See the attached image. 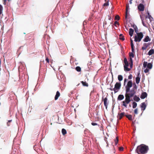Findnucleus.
Listing matches in <instances>:
<instances>
[{
	"label": "nucleus",
	"mask_w": 154,
	"mask_h": 154,
	"mask_svg": "<svg viewBox=\"0 0 154 154\" xmlns=\"http://www.w3.org/2000/svg\"><path fill=\"white\" fill-rule=\"evenodd\" d=\"M118 138L116 137V139L114 140L115 143L116 145L118 142Z\"/></svg>",
	"instance_id": "obj_31"
},
{
	"label": "nucleus",
	"mask_w": 154,
	"mask_h": 154,
	"mask_svg": "<svg viewBox=\"0 0 154 154\" xmlns=\"http://www.w3.org/2000/svg\"><path fill=\"white\" fill-rule=\"evenodd\" d=\"M142 23L143 25L145 26V27H146V24L144 23V22L143 21L142 22Z\"/></svg>",
	"instance_id": "obj_48"
},
{
	"label": "nucleus",
	"mask_w": 154,
	"mask_h": 154,
	"mask_svg": "<svg viewBox=\"0 0 154 154\" xmlns=\"http://www.w3.org/2000/svg\"><path fill=\"white\" fill-rule=\"evenodd\" d=\"M124 114H125L124 112H123L121 113L120 114H119V115L120 116H122V117H123V116H124Z\"/></svg>",
	"instance_id": "obj_43"
},
{
	"label": "nucleus",
	"mask_w": 154,
	"mask_h": 154,
	"mask_svg": "<svg viewBox=\"0 0 154 154\" xmlns=\"http://www.w3.org/2000/svg\"><path fill=\"white\" fill-rule=\"evenodd\" d=\"M146 13L147 14V16H146V18H150V17H152L151 15L149 13L148 11V10H147V11H146Z\"/></svg>",
	"instance_id": "obj_30"
},
{
	"label": "nucleus",
	"mask_w": 154,
	"mask_h": 154,
	"mask_svg": "<svg viewBox=\"0 0 154 154\" xmlns=\"http://www.w3.org/2000/svg\"><path fill=\"white\" fill-rule=\"evenodd\" d=\"M124 98V96L122 94H119L118 96L117 100H121Z\"/></svg>",
	"instance_id": "obj_13"
},
{
	"label": "nucleus",
	"mask_w": 154,
	"mask_h": 154,
	"mask_svg": "<svg viewBox=\"0 0 154 154\" xmlns=\"http://www.w3.org/2000/svg\"><path fill=\"white\" fill-rule=\"evenodd\" d=\"M136 93V90H135L133 89H131V90L130 89V91L127 93H126L125 92V95H127L128 97L131 98L134 96Z\"/></svg>",
	"instance_id": "obj_4"
},
{
	"label": "nucleus",
	"mask_w": 154,
	"mask_h": 154,
	"mask_svg": "<svg viewBox=\"0 0 154 154\" xmlns=\"http://www.w3.org/2000/svg\"><path fill=\"white\" fill-rule=\"evenodd\" d=\"M121 86V84L120 82H116L115 85L114 87V93H117L118 90H119Z\"/></svg>",
	"instance_id": "obj_6"
},
{
	"label": "nucleus",
	"mask_w": 154,
	"mask_h": 154,
	"mask_svg": "<svg viewBox=\"0 0 154 154\" xmlns=\"http://www.w3.org/2000/svg\"><path fill=\"white\" fill-rule=\"evenodd\" d=\"M137 86L135 83L133 84V88L132 89H134L135 90H137Z\"/></svg>",
	"instance_id": "obj_28"
},
{
	"label": "nucleus",
	"mask_w": 154,
	"mask_h": 154,
	"mask_svg": "<svg viewBox=\"0 0 154 154\" xmlns=\"http://www.w3.org/2000/svg\"><path fill=\"white\" fill-rule=\"evenodd\" d=\"M140 73L139 72L137 74V77L136 78V82L137 84H138L140 80Z\"/></svg>",
	"instance_id": "obj_8"
},
{
	"label": "nucleus",
	"mask_w": 154,
	"mask_h": 154,
	"mask_svg": "<svg viewBox=\"0 0 154 154\" xmlns=\"http://www.w3.org/2000/svg\"><path fill=\"white\" fill-rule=\"evenodd\" d=\"M114 24L115 26H116V25H119V23L118 21H116L115 22Z\"/></svg>",
	"instance_id": "obj_42"
},
{
	"label": "nucleus",
	"mask_w": 154,
	"mask_h": 154,
	"mask_svg": "<svg viewBox=\"0 0 154 154\" xmlns=\"http://www.w3.org/2000/svg\"><path fill=\"white\" fill-rule=\"evenodd\" d=\"M134 96V97L133 98V99L134 101L137 102H138L139 101V100H140V98L139 97H137L136 95H135Z\"/></svg>",
	"instance_id": "obj_17"
},
{
	"label": "nucleus",
	"mask_w": 154,
	"mask_h": 154,
	"mask_svg": "<svg viewBox=\"0 0 154 154\" xmlns=\"http://www.w3.org/2000/svg\"><path fill=\"white\" fill-rule=\"evenodd\" d=\"M150 43H149V44L144 43L143 44V46H145L146 48H147L148 47L149 45H150Z\"/></svg>",
	"instance_id": "obj_33"
},
{
	"label": "nucleus",
	"mask_w": 154,
	"mask_h": 154,
	"mask_svg": "<svg viewBox=\"0 0 154 154\" xmlns=\"http://www.w3.org/2000/svg\"><path fill=\"white\" fill-rule=\"evenodd\" d=\"M133 28L134 29L135 31V32L136 33H137L138 32V28L137 26L134 24H133L132 26Z\"/></svg>",
	"instance_id": "obj_15"
},
{
	"label": "nucleus",
	"mask_w": 154,
	"mask_h": 154,
	"mask_svg": "<svg viewBox=\"0 0 154 154\" xmlns=\"http://www.w3.org/2000/svg\"><path fill=\"white\" fill-rule=\"evenodd\" d=\"M133 63H130V69H131L132 67V66H133Z\"/></svg>",
	"instance_id": "obj_51"
},
{
	"label": "nucleus",
	"mask_w": 154,
	"mask_h": 154,
	"mask_svg": "<svg viewBox=\"0 0 154 154\" xmlns=\"http://www.w3.org/2000/svg\"><path fill=\"white\" fill-rule=\"evenodd\" d=\"M154 52V50L153 49H150L148 52V55H151L153 54Z\"/></svg>",
	"instance_id": "obj_19"
},
{
	"label": "nucleus",
	"mask_w": 154,
	"mask_h": 154,
	"mask_svg": "<svg viewBox=\"0 0 154 154\" xmlns=\"http://www.w3.org/2000/svg\"><path fill=\"white\" fill-rule=\"evenodd\" d=\"M107 98L106 97L104 100V104L105 107L107 109V108L108 103H107Z\"/></svg>",
	"instance_id": "obj_12"
},
{
	"label": "nucleus",
	"mask_w": 154,
	"mask_h": 154,
	"mask_svg": "<svg viewBox=\"0 0 154 154\" xmlns=\"http://www.w3.org/2000/svg\"><path fill=\"white\" fill-rule=\"evenodd\" d=\"M119 19H120L118 15H117L115 16V19L116 20H119Z\"/></svg>",
	"instance_id": "obj_35"
},
{
	"label": "nucleus",
	"mask_w": 154,
	"mask_h": 154,
	"mask_svg": "<svg viewBox=\"0 0 154 154\" xmlns=\"http://www.w3.org/2000/svg\"><path fill=\"white\" fill-rule=\"evenodd\" d=\"M60 94L59 91H57L56 93V94L55 96V100H57L58 99L59 97L60 96Z\"/></svg>",
	"instance_id": "obj_16"
},
{
	"label": "nucleus",
	"mask_w": 154,
	"mask_h": 154,
	"mask_svg": "<svg viewBox=\"0 0 154 154\" xmlns=\"http://www.w3.org/2000/svg\"><path fill=\"white\" fill-rule=\"evenodd\" d=\"M81 82L83 86L86 87H88V84L86 82H84L82 81Z\"/></svg>",
	"instance_id": "obj_22"
},
{
	"label": "nucleus",
	"mask_w": 154,
	"mask_h": 154,
	"mask_svg": "<svg viewBox=\"0 0 154 154\" xmlns=\"http://www.w3.org/2000/svg\"><path fill=\"white\" fill-rule=\"evenodd\" d=\"M147 64H148V63H147V62L144 61L143 62V67L144 68L146 67L147 66Z\"/></svg>",
	"instance_id": "obj_32"
},
{
	"label": "nucleus",
	"mask_w": 154,
	"mask_h": 154,
	"mask_svg": "<svg viewBox=\"0 0 154 154\" xmlns=\"http://www.w3.org/2000/svg\"><path fill=\"white\" fill-rule=\"evenodd\" d=\"M2 11L3 10H0V14H1L2 13Z\"/></svg>",
	"instance_id": "obj_63"
},
{
	"label": "nucleus",
	"mask_w": 154,
	"mask_h": 154,
	"mask_svg": "<svg viewBox=\"0 0 154 154\" xmlns=\"http://www.w3.org/2000/svg\"><path fill=\"white\" fill-rule=\"evenodd\" d=\"M152 64L151 63H148L147 65V68L150 69H152Z\"/></svg>",
	"instance_id": "obj_21"
},
{
	"label": "nucleus",
	"mask_w": 154,
	"mask_h": 154,
	"mask_svg": "<svg viewBox=\"0 0 154 154\" xmlns=\"http://www.w3.org/2000/svg\"><path fill=\"white\" fill-rule=\"evenodd\" d=\"M137 34V35L135 36L134 41L135 42H140L143 37V34L142 32H140Z\"/></svg>",
	"instance_id": "obj_2"
},
{
	"label": "nucleus",
	"mask_w": 154,
	"mask_h": 154,
	"mask_svg": "<svg viewBox=\"0 0 154 154\" xmlns=\"http://www.w3.org/2000/svg\"><path fill=\"white\" fill-rule=\"evenodd\" d=\"M66 130L64 129V128H63L62 129V134L63 135H65L66 134Z\"/></svg>",
	"instance_id": "obj_27"
},
{
	"label": "nucleus",
	"mask_w": 154,
	"mask_h": 154,
	"mask_svg": "<svg viewBox=\"0 0 154 154\" xmlns=\"http://www.w3.org/2000/svg\"><path fill=\"white\" fill-rule=\"evenodd\" d=\"M3 7L1 5H0V10H2Z\"/></svg>",
	"instance_id": "obj_61"
},
{
	"label": "nucleus",
	"mask_w": 154,
	"mask_h": 154,
	"mask_svg": "<svg viewBox=\"0 0 154 154\" xmlns=\"http://www.w3.org/2000/svg\"><path fill=\"white\" fill-rule=\"evenodd\" d=\"M131 47H134V45L133 42H131Z\"/></svg>",
	"instance_id": "obj_57"
},
{
	"label": "nucleus",
	"mask_w": 154,
	"mask_h": 154,
	"mask_svg": "<svg viewBox=\"0 0 154 154\" xmlns=\"http://www.w3.org/2000/svg\"><path fill=\"white\" fill-rule=\"evenodd\" d=\"M134 32V30L132 28H130L129 30V35L131 36H132Z\"/></svg>",
	"instance_id": "obj_18"
},
{
	"label": "nucleus",
	"mask_w": 154,
	"mask_h": 154,
	"mask_svg": "<svg viewBox=\"0 0 154 154\" xmlns=\"http://www.w3.org/2000/svg\"><path fill=\"white\" fill-rule=\"evenodd\" d=\"M105 141L106 142V143H107L106 141H107V138H105L104 139Z\"/></svg>",
	"instance_id": "obj_64"
},
{
	"label": "nucleus",
	"mask_w": 154,
	"mask_h": 154,
	"mask_svg": "<svg viewBox=\"0 0 154 154\" xmlns=\"http://www.w3.org/2000/svg\"><path fill=\"white\" fill-rule=\"evenodd\" d=\"M107 24V22L106 21H104L103 22V26H104V25H106Z\"/></svg>",
	"instance_id": "obj_59"
},
{
	"label": "nucleus",
	"mask_w": 154,
	"mask_h": 154,
	"mask_svg": "<svg viewBox=\"0 0 154 154\" xmlns=\"http://www.w3.org/2000/svg\"><path fill=\"white\" fill-rule=\"evenodd\" d=\"M129 8V5H127L126 7V8L125 10H128Z\"/></svg>",
	"instance_id": "obj_53"
},
{
	"label": "nucleus",
	"mask_w": 154,
	"mask_h": 154,
	"mask_svg": "<svg viewBox=\"0 0 154 154\" xmlns=\"http://www.w3.org/2000/svg\"><path fill=\"white\" fill-rule=\"evenodd\" d=\"M127 80H128V79H126V78L124 79V85H125V82H127Z\"/></svg>",
	"instance_id": "obj_50"
},
{
	"label": "nucleus",
	"mask_w": 154,
	"mask_h": 154,
	"mask_svg": "<svg viewBox=\"0 0 154 154\" xmlns=\"http://www.w3.org/2000/svg\"><path fill=\"white\" fill-rule=\"evenodd\" d=\"M131 1L132 0H130V1H129V3L130 4H131L132 3V2Z\"/></svg>",
	"instance_id": "obj_62"
},
{
	"label": "nucleus",
	"mask_w": 154,
	"mask_h": 154,
	"mask_svg": "<svg viewBox=\"0 0 154 154\" xmlns=\"http://www.w3.org/2000/svg\"><path fill=\"white\" fill-rule=\"evenodd\" d=\"M131 51H132V52L133 53L134 51V47H131Z\"/></svg>",
	"instance_id": "obj_47"
},
{
	"label": "nucleus",
	"mask_w": 154,
	"mask_h": 154,
	"mask_svg": "<svg viewBox=\"0 0 154 154\" xmlns=\"http://www.w3.org/2000/svg\"><path fill=\"white\" fill-rule=\"evenodd\" d=\"M134 113L137 114H138V112H137V109H136L134 110Z\"/></svg>",
	"instance_id": "obj_37"
},
{
	"label": "nucleus",
	"mask_w": 154,
	"mask_h": 154,
	"mask_svg": "<svg viewBox=\"0 0 154 154\" xmlns=\"http://www.w3.org/2000/svg\"><path fill=\"white\" fill-rule=\"evenodd\" d=\"M130 63H133V60L132 57H130Z\"/></svg>",
	"instance_id": "obj_40"
},
{
	"label": "nucleus",
	"mask_w": 154,
	"mask_h": 154,
	"mask_svg": "<svg viewBox=\"0 0 154 154\" xmlns=\"http://www.w3.org/2000/svg\"><path fill=\"white\" fill-rule=\"evenodd\" d=\"M149 20L150 21V22L152 21L153 20V18H152V17H151L150 18H149Z\"/></svg>",
	"instance_id": "obj_45"
},
{
	"label": "nucleus",
	"mask_w": 154,
	"mask_h": 154,
	"mask_svg": "<svg viewBox=\"0 0 154 154\" xmlns=\"http://www.w3.org/2000/svg\"><path fill=\"white\" fill-rule=\"evenodd\" d=\"M128 62V61L127 60V58L126 57H125L124 58V63H125V62Z\"/></svg>",
	"instance_id": "obj_46"
},
{
	"label": "nucleus",
	"mask_w": 154,
	"mask_h": 154,
	"mask_svg": "<svg viewBox=\"0 0 154 154\" xmlns=\"http://www.w3.org/2000/svg\"><path fill=\"white\" fill-rule=\"evenodd\" d=\"M137 105V103L135 102H133L132 103L133 108L134 109L136 108Z\"/></svg>",
	"instance_id": "obj_25"
},
{
	"label": "nucleus",
	"mask_w": 154,
	"mask_h": 154,
	"mask_svg": "<svg viewBox=\"0 0 154 154\" xmlns=\"http://www.w3.org/2000/svg\"><path fill=\"white\" fill-rule=\"evenodd\" d=\"M125 65H124V66H129V63L128 62H125L124 63Z\"/></svg>",
	"instance_id": "obj_36"
},
{
	"label": "nucleus",
	"mask_w": 154,
	"mask_h": 154,
	"mask_svg": "<svg viewBox=\"0 0 154 154\" xmlns=\"http://www.w3.org/2000/svg\"><path fill=\"white\" fill-rule=\"evenodd\" d=\"M128 66H124V70L125 71H129L131 69L128 67Z\"/></svg>",
	"instance_id": "obj_26"
},
{
	"label": "nucleus",
	"mask_w": 154,
	"mask_h": 154,
	"mask_svg": "<svg viewBox=\"0 0 154 154\" xmlns=\"http://www.w3.org/2000/svg\"><path fill=\"white\" fill-rule=\"evenodd\" d=\"M130 15V10H126L125 17L126 20L129 18Z\"/></svg>",
	"instance_id": "obj_10"
},
{
	"label": "nucleus",
	"mask_w": 154,
	"mask_h": 154,
	"mask_svg": "<svg viewBox=\"0 0 154 154\" xmlns=\"http://www.w3.org/2000/svg\"><path fill=\"white\" fill-rule=\"evenodd\" d=\"M112 87L111 86V87ZM110 90H111V91H114V90H115V89L114 88H110L109 89Z\"/></svg>",
	"instance_id": "obj_54"
},
{
	"label": "nucleus",
	"mask_w": 154,
	"mask_h": 154,
	"mask_svg": "<svg viewBox=\"0 0 154 154\" xmlns=\"http://www.w3.org/2000/svg\"><path fill=\"white\" fill-rule=\"evenodd\" d=\"M129 56L130 57H132V58H133L134 57V55L133 53L131 52L129 54Z\"/></svg>",
	"instance_id": "obj_34"
},
{
	"label": "nucleus",
	"mask_w": 154,
	"mask_h": 154,
	"mask_svg": "<svg viewBox=\"0 0 154 154\" xmlns=\"http://www.w3.org/2000/svg\"><path fill=\"white\" fill-rule=\"evenodd\" d=\"M149 71V70L147 68H146L144 70V72L145 73H147Z\"/></svg>",
	"instance_id": "obj_39"
},
{
	"label": "nucleus",
	"mask_w": 154,
	"mask_h": 154,
	"mask_svg": "<svg viewBox=\"0 0 154 154\" xmlns=\"http://www.w3.org/2000/svg\"><path fill=\"white\" fill-rule=\"evenodd\" d=\"M118 79L119 81H121L123 79V77L121 75H119L118 77Z\"/></svg>",
	"instance_id": "obj_24"
},
{
	"label": "nucleus",
	"mask_w": 154,
	"mask_h": 154,
	"mask_svg": "<svg viewBox=\"0 0 154 154\" xmlns=\"http://www.w3.org/2000/svg\"><path fill=\"white\" fill-rule=\"evenodd\" d=\"M119 149L120 151H123V147H120L119 148Z\"/></svg>",
	"instance_id": "obj_52"
},
{
	"label": "nucleus",
	"mask_w": 154,
	"mask_h": 154,
	"mask_svg": "<svg viewBox=\"0 0 154 154\" xmlns=\"http://www.w3.org/2000/svg\"><path fill=\"white\" fill-rule=\"evenodd\" d=\"M132 75L131 74H130L128 76V79H132Z\"/></svg>",
	"instance_id": "obj_38"
},
{
	"label": "nucleus",
	"mask_w": 154,
	"mask_h": 154,
	"mask_svg": "<svg viewBox=\"0 0 154 154\" xmlns=\"http://www.w3.org/2000/svg\"><path fill=\"white\" fill-rule=\"evenodd\" d=\"M75 70L77 72H79L81 71V68L80 66H77L75 68Z\"/></svg>",
	"instance_id": "obj_29"
},
{
	"label": "nucleus",
	"mask_w": 154,
	"mask_h": 154,
	"mask_svg": "<svg viewBox=\"0 0 154 154\" xmlns=\"http://www.w3.org/2000/svg\"><path fill=\"white\" fill-rule=\"evenodd\" d=\"M125 116L129 120H132V116L131 115H125Z\"/></svg>",
	"instance_id": "obj_20"
},
{
	"label": "nucleus",
	"mask_w": 154,
	"mask_h": 154,
	"mask_svg": "<svg viewBox=\"0 0 154 154\" xmlns=\"http://www.w3.org/2000/svg\"><path fill=\"white\" fill-rule=\"evenodd\" d=\"M119 39L121 40L122 41H124L125 40V38H124V36L123 35V34H120L119 35Z\"/></svg>",
	"instance_id": "obj_23"
},
{
	"label": "nucleus",
	"mask_w": 154,
	"mask_h": 154,
	"mask_svg": "<svg viewBox=\"0 0 154 154\" xmlns=\"http://www.w3.org/2000/svg\"><path fill=\"white\" fill-rule=\"evenodd\" d=\"M142 49L143 50H145L146 49V48L145 46H143V47H142Z\"/></svg>",
	"instance_id": "obj_56"
},
{
	"label": "nucleus",
	"mask_w": 154,
	"mask_h": 154,
	"mask_svg": "<svg viewBox=\"0 0 154 154\" xmlns=\"http://www.w3.org/2000/svg\"><path fill=\"white\" fill-rule=\"evenodd\" d=\"M151 40V39L149 38V36L147 35L146 36L145 38L143 40V41L145 42H147L148 41H150Z\"/></svg>",
	"instance_id": "obj_14"
},
{
	"label": "nucleus",
	"mask_w": 154,
	"mask_h": 154,
	"mask_svg": "<svg viewBox=\"0 0 154 154\" xmlns=\"http://www.w3.org/2000/svg\"><path fill=\"white\" fill-rule=\"evenodd\" d=\"M140 106L141 108V110L144 111L145 109L146 106L144 102H143L141 103Z\"/></svg>",
	"instance_id": "obj_9"
},
{
	"label": "nucleus",
	"mask_w": 154,
	"mask_h": 154,
	"mask_svg": "<svg viewBox=\"0 0 154 154\" xmlns=\"http://www.w3.org/2000/svg\"><path fill=\"white\" fill-rule=\"evenodd\" d=\"M118 115H119V119H121L122 118V116H120L119 115V114H118Z\"/></svg>",
	"instance_id": "obj_58"
},
{
	"label": "nucleus",
	"mask_w": 154,
	"mask_h": 154,
	"mask_svg": "<svg viewBox=\"0 0 154 154\" xmlns=\"http://www.w3.org/2000/svg\"><path fill=\"white\" fill-rule=\"evenodd\" d=\"M45 60H46V61H47V62H48V63H49V60L48 57H47L46 58Z\"/></svg>",
	"instance_id": "obj_49"
},
{
	"label": "nucleus",
	"mask_w": 154,
	"mask_h": 154,
	"mask_svg": "<svg viewBox=\"0 0 154 154\" xmlns=\"http://www.w3.org/2000/svg\"><path fill=\"white\" fill-rule=\"evenodd\" d=\"M147 93L145 92H144L142 93L140 97L141 99H144L147 97Z\"/></svg>",
	"instance_id": "obj_7"
},
{
	"label": "nucleus",
	"mask_w": 154,
	"mask_h": 154,
	"mask_svg": "<svg viewBox=\"0 0 154 154\" xmlns=\"http://www.w3.org/2000/svg\"><path fill=\"white\" fill-rule=\"evenodd\" d=\"M132 86V82L131 80L129 81L127 83V85L126 86L125 92L126 93L129 92Z\"/></svg>",
	"instance_id": "obj_5"
},
{
	"label": "nucleus",
	"mask_w": 154,
	"mask_h": 154,
	"mask_svg": "<svg viewBox=\"0 0 154 154\" xmlns=\"http://www.w3.org/2000/svg\"><path fill=\"white\" fill-rule=\"evenodd\" d=\"M125 100L122 102V105L127 108V104H128L131 100L130 99L131 97L127 96L126 95H125Z\"/></svg>",
	"instance_id": "obj_3"
},
{
	"label": "nucleus",
	"mask_w": 154,
	"mask_h": 154,
	"mask_svg": "<svg viewBox=\"0 0 154 154\" xmlns=\"http://www.w3.org/2000/svg\"><path fill=\"white\" fill-rule=\"evenodd\" d=\"M138 10H144V6L143 4L140 3L138 6Z\"/></svg>",
	"instance_id": "obj_11"
},
{
	"label": "nucleus",
	"mask_w": 154,
	"mask_h": 154,
	"mask_svg": "<svg viewBox=\"0 0 154 154\" xmlns=\"http://www.w3.org/2000/svg\"><path fill=\"white\" fill-rule=\"evenodd\" d=\"M91 124L93 126H95L97 125V124L95 122H92Z\"/></svg>",
	"instance_id": "obj_41"
},
{
	"label": "nucleus",
	"mask_w": 154,
	"mask_h": 154,
	"mask_svg": "<svg viewBox=\"0 0 154 154\" xmlns=\"http://www.w3.org/2000/svg\"><path fill=\"white\" fill-rule=\"evenodd\" d=\"M148 150L147 146L141 144L137 146L135 151L138 154H145L147 153Z\"/></svg>",
	"instance_id": "obj_1"
},
{
	"label": "nucleus",
	"mask_w": 154,
	"mask_h": 154,
	"mask_svg": "<svg viewBox=\"0 0 154 154\" xmlns=\"http://www.w3.org/2000/svg\"><path fill=\"white\" fill-rule=\"evenodd\" d=\"M108 5H109V3H108V2H107L106 3H104L103 4V6H106Z\"/></svg>",
	"instance_id": "obj_44"
},
{
	"label": "nucleus",
	"mask_w": 154,
	"mask_h": 154,
	"mask_svg": "<svg viewBox=\"0 0 154 154\" xmlns=\"http://www.w3.org/2000/svg\"><path fill=\"white\" fill-rule=\"evenodd\" d=\"M108 18L109 20L110 21L111 20V17L110 16L108 15Z\"/></svg>",
	"instance_id": "obj_55"
},
{
	"label": "nucleus",
	"mask_w": 154,
	"mask_h": 154,
	"mask_svg": "<svg viewBox=\"0 0 154 154\" xmlns=\"http://www.w3.org/2000/svg\"><path fill=\"white\" fill-rule=\"evenodd\" d=\"M140 18L141 19V21H142V22L143 21V19L142 18L141 16V15H140Z\"/></svg>",
	"instance_id": "obj_60"
}]
</instances>
